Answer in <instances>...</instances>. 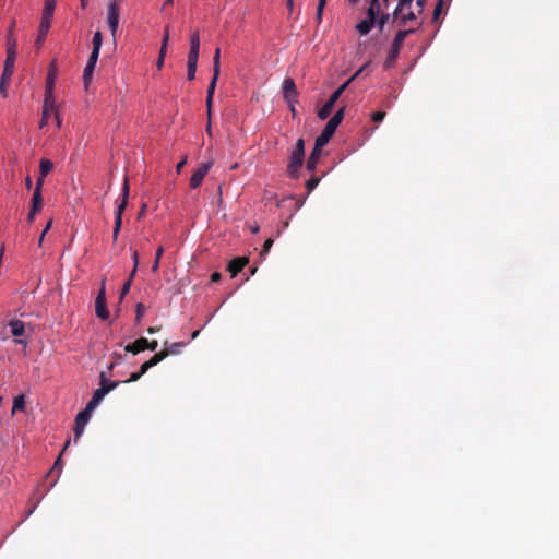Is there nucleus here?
<instances>
[{"label":"nucleus","mask_w":559,"mask_h":559,"mask_svg":"<svg viewBox=\"0 0 559 559\" xmlns=\"http://www.w3.org/2000/svg\"><path fill=\"white\" fill-rule=\"evenodd\" d=\"M345 115V106L341 107L333 117L328 121L321 134L316 139L318 147H324L334 135L337 127L342 122Z\"/></svg>","instance_id":"nucleus-1"},{"label":"nucleus","mask_w":559,"mask_h":559,"mask_svg":"<svg viewBox=\"0 0 559 559\" xmlns=\"http://www.w3.org/2000/svg\"><path fill=\"white\" fill-rule=\"evenodd\" d=\"M381 9L379 0H370L369 7L366 12V17L358 22L355 26L356 31L361 36H366L374 27L376 17Z\"/></svg>","instance_id":"nucleus-2"},{"label":"nucleus","mask_w":559,"mask_h":559,"mask_svg":"<svg viewBox=\"0 0 559 559\" xmlns=\"http://www.w3.org/2000/svg\"><path fill=\"white\" fill-rule=\"evenodd\" d=\"M305 158V141L304 139H298L296 142V146L290 154L289 164L287 166V173L290 177L295 178L304 164Z\"/></svg>","instance_id":"nucleus-3"},{"label":"nucleus","mask_w":559,"mask_h":559,"mask_svg":"<svg viewBox=\"0 0 559 559\" xmlns=\"http://www.w3.org/2000/svg\"><path fill=\"white\" fill-rule=\"evenodd\" d=\"M129 191H130L129 180H128V178H126L124 182H123V187H122V193H121L122 194V199H121V202L118 205V207L116 210V213H115V226H114V231H112V239H114V241L117 240L118 234H119V231L121 229L122 213H123V211L126 210V207L128 205Z\"/></svg>","instance_id":"nucleus-4"},{"label":"nucleus","mask_w":559,"mask_h":559,"mask_svg":"<svg viewBox=\"0 0 559 559\" xmlns=\"http://www.w3.org/2000/svg\"><path fill=\"white\" fill-rule=\"evenodd\" d=\"M353 82V78H349L345 83H343L340 87H337L333 93L332 95L330 96V98L328 99V102L323 105V107L318 111V117L321 119V120H324L326 119L333 108H334V105L335 103L340 99V97L342 96V94L344 93V91L348 87V85Z\"/></svg>","instance_id":"nucleus-5"},{"label":"nucleus","mask_w":559,"mask_h":559,"mask_svg":"<svg viewBox=\"0 0 559 559\" xmlns=\"http://www.w3.org/2000/svg\"><path fill=\"white\" fill-rule=\"evenodd\" d=\"M119 0H108L107 22L114 39H116V34L119 26Z\"/></svg>","instance_id":"nucleus-6"},{"label":"nucleus","mask_w":559,"mask_h":559,"mask_svg":"<svg viewBox=\"0 0 559 559\" xmlns=\"http://www.w3.org/2000/svg\"><path fill=\"white\" fill-rule=\"evenodd\" d=\"M95 312L102 320H107L109 318V311L106 305L105 281L102 282L100 289L95 299Z\"/></svg>","instance_id":"nucleus-7"},{"label":"nucleus","mask_w":559,"mask_h":559,"mask_svg":"<svg viewBox=\"0 0 559 559\" xmlns=\"http://www.w3.org/2000/svg\"><path fill=\"white\" fill-rule=\"evenodd\" d=\"M100 382L99 388L94 391L93 397L97 399L98 401H103L104 396L108 394L110 391L115 390L121 382L120 381H108L105 377V373H100Z\"/></svg>","instance_id":"nucleus-8"},{"label":"nucleus","mask_w":559,"mask_h":559,"mask_svg":"<svg viewBox=\"0 0 559 559\" xmlns=\"http://www.w3.org/2000/svg\"><path fill=\"white\" fill-rule=\"evenodd\" d=\"M212 165V162H205L199 165V167L194 170L190 178V187L192 189H197L202 183L204 177L210 171Z\"/></svg>","instance_id":"nucleus-9"},{"label":"nucleus","mask_w":559,"mask_h":559,"mask_svg":"<svg viewBox=\"0 0 559 559\" xmlns=\"http://www.w3.org/2000/svg\"><path fill=\"white\" fill-rule=\"evenodd\" d=\"M58 75L57 61L52 60L49 64L47 79H46V88H45V97H53V88L55 81Z\"/></svg>","instance_id":"nucleus-10"},{"label":"nucleus","mask_w":559,"mask_h":559,"mask_svg":"<svg viewBox=\"0 0 559 559\" xmlns=\"http://www.w3.org/2000/svg\"><path fill=\"white\" fill-rule=\"evenodd\" d=\"M56 112V103L53 97H45L41 119L39 122V128L44 129L48 124V120L51 115Z\"/></svg>","instance_id":"nucleus-11"},{"label":"nucleus","mask_w":559,"mask_h":559,"mask_svg":"<svg viewBox=\"0 0 559 559\" xmlns=\"http://www.w3.org/2000/svg\"><path fill=\"white\" fill-rule=\"evenodd\" d=\"M51 21H52V17L41 15L39 29H38V36L35 40V45L38 49L43 46V44L46 39V36L51 26Z\"/></svg>","instance_id":"nucleus-12"},{"label":"nucleus","mask_w":559,"mask_h":559,"mask_svg":"<svg viewBox=\"0 0 559 559\" xmlns=\"http://www.w3.org/2000/svg\"><path fill=\"white\" fill-rule=\"evenodd\" d=\"M421 26V22L418 23L417 27H412V28H404V29H400L397 31V33L395 34L394 38H393V41H392V45H391V48L393 49H396V50H400L402 49L403 45H404V40L405 38L415 33V31L417 28H419Z\"/></svg>","instance_id":"nucleus-13"},{"label":"nucleus","mask_w":559,"mask_h":559,"mask_svg":"<svg viewBox=\"0 0 559 559\" xmlns=\"http://www.w3.org/2000/svg\"><path fill=\"white\" fill-rule=\"evenodd\" d=\"M91 415L87 412L81 411L75 417L74 425V442H78L80 437L82 436L86 424L88 423Z\"/></svg>","instance_id":"nucleus-14"},{"label":"nucleus","mask_w":559,"mask_h":559,"mask_svg":"<svg viewBox=\"0 0 559 559\" xmlns=\"http://www.w3.org/2000/svg\"><path fill=\"white\" fill-rule=\"evenodd\" d=\"M283 91L285 99L293 104L297 98L296 84L292 78H286L283 82Z\"/></svg>","instance_id":"nucleus-15"},{"label":"nucleus","mask_w":559,"mask_h":559,"mask_svg":"<svg viewBox=\"0 0 559 559\" xmlns=\"http://www.w3.org/2000/svg\"><path fill=\"white\" fill-rule=\"evenodd\" d=\"M249 259L247 257H238L233 259L227 266L228 272L235 277L242 269L248 264Z\"/></svg>","instance_id":"nucleus-16"},{"label":"nucleus","mask_w":559,"mask_h":559,"mask_svg":"<svg viewBox=\"0 0 559 559\" xmlns=\"http://www.w3.org/2000/svg\"><path fill=\"white\" fill-rule=\"evenodd\" d=\"M416 20V13L409 9L402 10L399 17H392V22L397 26L405 27L409 21Z\"/></svg>","instance_id":"nucleus-17"},{"label":"nucleus","mask_w":559,"mask_h":559,"mask_svg":"<svg viewBox=\"0 0 559 559\" xmlns=\"http://www.w3.org/2000/svg\"><path fill=\"white\" fill-rule=\"evenodd\" d=\"M69 444H70V440H67V442L64 443V447H63L62 451L60 452L59 456L57 457L53 466L47 473V477L52 475V474H55V473L57 474L56 475V479L50 485L51 487L55 486L56 481L58 480V478H59V476L61 474L62 466H63L61 456L64 453V451L67 450V448L69 447Z\"/></svg>","instance_id":"nucleus-18"},{"label":"nucleus","mask_w":559,"mask_h":559,"mask_svg":"<svg viewBox=\"0 0 559 559\" xmlns=\"http://www.w3.org/2000/svg\"><path fill=\"white\" fill-rule=\"evenodd\" d=\"M148 345V340L145 337H140L133 343H130L126 345L124 350L128 353H132L133 355H136L143 350L146 349V346Z\"/></svg>","instance_id":"nucleus-19"},{"label":"nucleus","mask_w":559,"mask_h":559,"mask_svg":"<svg viewBox=\"0 0 559 559\" xmlns=\"http://www.w3.org/2000/svg\"><path fill=\"white\" fill-rule=\"evenodd\" d=\"M7 58L5 63L14 64L16 58V40L9 34L7 44Z\"/></svg>","instance_id":"nucleus-20"},{"label":"nucleus","mask_w":559,"mask_h":559,"mask_svg":"<svg viewBox=\"0 0 559 559\" xmlns=\"http://www.w3.org/2000/svg\"><path fill=\"white\" fill-rule=\"evenodd\" d=\"M53 164L50 159L43 158L40 159L39 165V176L36 182H40V187L44 185L45 177L52 170Z\"/></svg>","instance_id":"nucleus-21"},{"label":"nucleus","mask_w":559,"mask_h":559,"mask_svg":"<svg viewBox=\"0 0 559 559\" xmlns=\"http://www.w3.org/2000/svg\"><path fill=\"white\" fill-rule=\"evenodd\" d=\"M166 358V354L156 353L151 359L141 365L139 372L143 376L150 368L156 366Z\"/></svg>","instance_id":"nucleus-22"},{"label":"nucleus","mask_w":559,"mask_h":559,"mask_svg":"<svg viewBox=\"0 0 559 559\" xmlns=\"http://www.w3.org/2000/svg\"><path fill=\"white\" fill-rule=\"evenodd\" d=\"M199 50H200V37L199 32L195 31L190 37V50L188 53V58L199 59Z\"/></svg>","instance_id":"nucleus-23"},{"label":"nucleus","mask_w":559,"mask_h":559,"mask_svg":"<svg viewBox=\"0 0 559 559\" xmlns=\"http://www.w3.org/2000/svg\"><path fill=\"white\" fill-rule=\"evenodd\" d=\"M41 188L40 182H36V187L32 198V212H39L41 209L43 198H41Z\"/></svg>","instance_id":"nucleus-24"},{"label":"nucleus","mask_w":559,"mask_h":559,"mask_svg":"<svg viewBox=\"0 0 559 559\" xmlns=\"http://www.w3.org/2000/svg\"><path fill=\"white\" fill-rule=\"evenodd\" d=\"M321 150H322V147H318L317 143H314V147L307 160V169L309 171H312L316 169L318 162L320 159V156H321Z\"/></svg>","instance_id":"nucleus-25"},{"label":"nucleus","mask_w":559,"mask_h":559,"mask_svg":"<svg viewBox=\"0 0 559 559\" xmlns=\"http://www.w3.org/2000/svg\"><path fill=\"white\" fill-rule=\"evenodd\" d=\"M9 326L11 329V334L15 337H21L25 333V324L21 320L12 319L9 322Z\"/></svg>","instance_id":"nucleus-26"},{"label":"nucleus","mask_w":559,"mask_h":559,"mask_svg":"<svg viewBox=\"0 0 559 559\" xmlns=\"http://www.w3.org/2000/svg\"><path fill=\"white\" fill-rule=\"evenodd\" d=\"M186 346L185 342H175L171 343L169 346H167L165 349L160 350L159 353L166 354V358L169 355H177L180 353L181 348Z\"/></svg>","instance_id":"nucleus-27"},{"label":"nucleus","mask_w":559,"mask_h":559,"mask_svg":"<svg viewBox=\"0 0 559 559\" xmlns=\"http://www.w3.org/2000/svg\"><path fill=\"white\" fill-rule=\"evenodd\" d=\"M391 16H392V14H390V13H384V12L381 13L379 11V13L377 14V17H376L374 26H378V29L380 33L383 32L384 26L389 22Z\"/></svg>","instance_id":"nucleus-28"},{"label":"nucleus","mask_w":559,"mask_h":559,"mask_svg":"<svg viewBox=\"0 0 559 559\" xmlns=\"http://www.w3.org/2000/svg\"><path fill=\"white\" fill-rule=\"evenodd\" d=\"M197 64H198V59H193V58L187 59V78L189 81H192L195 78Z\"/></svg>","instance_id":"nucleus-29"},{"label":"nucleus","mask_w":559,"mask_h":559,"mask_svg":"<svg viewBox=\"0 0 559 559\" xmlns=\"http://www.w3.org/2000/svg\"><path fill=\"white\" fill-rule=\"evenodd\" d=\"M399 55H400V50L390 48L388 56L385 58V61H384V68H386V69L392 68L395 64Z\"/></svg>","instance_id":"nucleus-30"},{"label":"nucleus","mask_w":559,"mask_h":559,"mask_svg":"<svg viewBox=\"0 0 559 559\" xmlns=\"http://www.w3.org/2000/svg\"><path fill=\"white\" fill-rule=\"evenodd\" d=\"M25 409V397L23 394H20L14 397L12 405V415L16 412H23Z\"/></svg>","instance_id":"nucleus-31"},{"label":"nucleus","mask_w":559,"mask_h":559,"mask_svg":"<svg viewBox=\"0 0 559 559\" xmlns=\"http://www.w3.org/2000/svg\"><path fill=\"white\" fill-rule=\"evenodd\" d=\"M414 0H399L396 8L392 12V17H399L402 10L409 9Z\"/></svg>","instance_id":"nucleus-32"},{"label":"nucleus","mask_w":559,"mask_h":559,"mask_svg":"<svg viewBox=\"0 0 559 559\" xmlns=\"http://www.w3.org/2000/svg\"><path fill=\"white\" fill-rule=\"evenodd\" d=\"M14 72V64H11L10 63H5L4 62V69H3V73H2V76H1V81H2V86L4 84H8L12 74Z\"/></svg>","instance_id":"nucleus-33"},{"label":"nucleus","mask_w":559,"mask_h":559,"mask_svg":"<svg viewBox=\"0 0 559 559\" xmlns=\"http://www.w3.org/2000/svg\"><path fill=\"white\" fill-rule=\"evenodd\" d=\"M57 0H45V7L41 15L53 17V11L56 8Z\"/></svg>","instance_id":"nucleus-34"},{"label":"nucleus","mask_w":559,"mask_h":559,"mask_svg":"<svg viewBox=\"0 0 559 559\" xmlns=\"http://www.w3.org/2000/svg\"><path fill=\"white\" fill-rule=\"evenodd\" d=\"M94 69H95L94 64L91 66V64L86 63L84 71H83V80H84L85 86H87L91 83Z\"/></svg>","instance_id":"nucleus-35"},{"label":"nucleus","mask_w":559,"mask_h":559,"mask_svg":"<svg viewBox=\"0 0 559 559\" xmlns=\"http://www.w3.org/2000/svg\"><path fill=\"white\" fill-rule=\"evenodd\" d=\"M219 58H221V49L216 48L214 57H213V73H215V76H219V73H221Z\"/></svg>","instance_id":"nucleus-36"},{"label":"nucleus","mask_w":559,"mask_h":559,"mask_svg":"<svg viewBox=\"0 0 559 559\" xmlns=\"http://www.w3.org/2000/svg\"><path fill=\"white\" fill-rule=\"evenodd\" d=\"M163 252H164L163 247H159L157 249V251H156L155 261H154V263L152 265V272H154V273H156L158 271V269H159V260H160V258L163 255Z\"/></svg>","instance_id":"nucleus-37"},{"label":"nucleus","mask_w":559,"mask_h":559,"mask_svg":"<svg viewBox=\"0 0 559 559\" xmlns=\"http://www.w3.org/2000/svg\"><path fill=\"white\" fill-rule=\"evenodd\" d=\"M134 275H130L129 280L122 285L121 292H120V300L124 298V296L130 292L132 278Z\"/></svg>","instance_id":"nucleus-38"},{"label":"nucleus","mask_w":559,"mask_h":559,"mask_svg":"<svg viewBox=\"0 0 559 559\" xmlns=\"http://www.w3.org/2000/svg\"><path fill=\"white\" fill-rule=\"evenodd\" d=\"M319 182H320V178L319 177H311L306 182V188H307L308 193H310L312 190H314L317 188V186L319 185Z\"/></svg>","instance_id":"nucleus-39"},{"label":"nucleus","mask_w":559,"mask_h":559,"mask_svg":"<svg viewBox=\"0 0 559 559\" xmlns=\"http://www.w3.org/2000/svg\"><path fill=\"white\" fill-rule=\"evenodd\" d=\"M99 403L100 401L92 396L83 412H87V414L91 415V413L99 405Z\"/></svg>","instance_id":"nucleus-40"},{"label":"nucleus","mask_w":559,"mask_h":559,"mask_svg":"<svg viewBox=\"0 0 559 559\" xmlns=\"http://www.w3.org/2000/svg\"><path fill=\"white\" fill-rule=\"evenodd\" d=\"M99 403L100 401L92 396L83 412H87V414L91 415V413L99 405Z\"/></svg>","instance_id":"nucleus-41"},{"label":"nucleus","mask_w":559,"mask_h":559,"mask_svg":"<svg viewBox=\"0 0 559 559\" xmlns=\"http://www.w3.org/2000/svg\"><path fill=\"white\" fill-rule=\"evenodd\" d=\"M93 49H99L100 50V47H102V44H103V36H102V33L99 31H97L94 36H93Z\"/></svg>","instance_id":"nucleus-42"},{"label":"nucleus","mask_w":559,"mask_h":559,"mask_svg":"<svg viewBox=\"0 0 559 559\" xmlns=\"http://www.w3.org/2000/svg\"><path fill=\"white\" fill-rule=\"evenodd\" d=\"M218 76H215V73H213L212 80L210 82V85L206 91V96H213L216 87Z\"/></svg>","instance_id":"nucleus-43"},{"label":"nucleus","mask_w":559,"mask_h":559,"mask_svg":"<svg viewBox=\"0 0 559 559\" xmlns=\"http://www.w3.org/2000/svg\"><path fill=\"white\" fill-rule=\"evenodd\" d=\"M325 4H326V0H319L318 8H317V16H316L318 23H321V21H322V14H323Z\"/></svg>","instance_id":"nucleus-44"},{"label":"nucleus","mask_w":559,"mask_h":559,"mask_svg":"<svg viewBox=\"0 0 559 559\" xmlns=\"http://www.w3.org/2000/svg\"><path fill=\"white\" fill-rule=\"evenodd\" d=\"M273 239L272 238H267L265 241H264V245H263V248H262V251L260 253L261 257H265L270 249L272 248L273 246Z\"/></svg>","instance_id":"nucleus-45"},{"label":"nucleus","mask_w":559,"mask_h":559,"mask_svg":"<svg viewBox=\"0 0 559 559\" xmlns=\"http://www.w3.org/2000/svg\"><path fill=\"white\" fill-rule=\"evenodd\" d=\"M145 312V306L141 302L135 308V321L139 322Z\"/></svg>","instance_id":"nucleus-46"},{"label":"nucleus","mask_w":559,"mask_h":559,"mask_svg":"<svg viewBox=\"0 0 559 559\" xmlns=\"http://www.w3.org/2000/svg\"><path fill=\"white\" fill-rule=\"evenodd\" d=\"M99 51H100L99 49H92L91 56H90L88 61H87L88 64L96 66L97 60H98V56H99Z\"/></svg>","instance_id":"nucleus-47"},{"label":"nucleus","mask_w":559,"mask_h":559,"mask_svg":"<svg viewBox=\"0 0 559 559\" xmlns=\"http://www.w3.org/2000/svg\"><path fill=\"white\" fill-rule=\"evenodd\" d=\"M443 0H438L436 7H435V10H433V20H437L441 10H442V7H443Z\"/></svg>","instance_id":"nucleus-48"},{"label":"nucleus","mask_w":559,"mask_h":559,"mask_svg":"<svg viewBox=\"0 0 559 559\" xmlns=\"http://www.w3.org/2000/svg\"><path fill=\"white\" fill-rule=\"evenodd\" d=\"M385 117V112L384 111H377V112H373L372 116H371V119L374 121V122H381Z\"/></svg>","instance_id":"nucleus-49"},{"label":"nucleus","mask_w":559,"mask_h":559,"mask_svg":"<svg viewBox=\"0 0 559 559\" xmlns=\"http://www.w3.org/2000/svg\"><path fill=\"white\" fill-rule=\"evenodd\" d=\"M142 377V374L138 371V372H133L131 373L130 378L126 381H123V383H130V382H135L138 381L140 378Z\"/></svg>","instance_id":"nucleus-50"},{"label":"nucleus","mask_w":559,"mask_h":559,"mask_svg":"<svg viewBox=\"0 0 559 559\" xmlns=\"http://www.w3.org/2000/svg\"><path fill=\"white\" fill-rule=\"evenodd\" d=\"M132 259H133V262H134V267H133L131 274L134 275L135 272H136L138 265H139V253H138V251L133 252Z\"/></svg>","instance_id":"nucleus-51"},{"label":"nucleus","mask_w":559,"mask_h":559,"mask_svg":"<svg viewBox=\"0 0 559 559\" xmlns=\"http://www.w3.org/2000/svg\"><path fill=\"white\" fill-rule=\"evenodd\" d=\"M167 47H168V45H166L165 43H162L159 56H158L160 59H165V56L167 53Z\"/></svg>","instance_id":"nucleus-52"},{"label":"nucleus","mask_w":559,"mask_h":559,"mask_svg":"<svg viewBox=\"0 0 559 559\" xmlns=\"http://www.w3.org/2000/svg\"><path fill=\"white\" fill-rule=\"evenodd\" d=\"M157 346H158V342L156 340L148 341V345L146 346V349L154 352V350H156Z\"/></svg>","instance_id":"nucleus-53"},{"label":"nucleus","mask_w":559,"mask_h":559,"mask_svg":"<svg viewBox=\"0 0 559 559\" xmlns=\"http://www.w3.org/2000/svg\"><path fill=\"white\" fill-rule=\"evenodd\" d=\"M168 40H169V27H165L162 43H165L166 45H168Z\"/></svg>","instance_id":"nucleus-54"},{"label":"nucleus","mask_w":559,"mask_h":559,"mask_svg":"<svg viewBox=\"0 0 559 559\" xmlns=\"http://www.w3.org/2000/svg\"><path fill=\"white\" fill-rule=\"evenodd\" d=\"M369 66V62L365 63L362 67H360V69L352 76L353 78V81L360 74L362 73L364 71H366V68Z\"/></svg>","instance_id":"nucleus-55"},{"label":"nucleus","mask_w":559,"mask_h":559,"mask_svg":"<svg viewBox=\"0 0 559 559\" xmlns=\"http://www.w3.org/2000/svg\"><path fill=\"white\" fill-rule=\"evenodd\" d=\"M212 104H213V96H206V107H207L209 115H211Z\"/></svg>","instance_id":"nucleus-56"},{"label":"nucleus","mask_w":559,"mask_h":559,"mask_svg":"<svg viewBox=\"0 0 559 559\" xmlns=\"http://www.w3.org/2000/svg\"><path fill=\"white\" fill-rule=\"evenodd\" d=\"M221 278H222V275L218 272H214L211 275V282L216 283V282L221 281Z\"/></svg>","instance_id":"nucleus-57"},{"label":"nucleus","mask_w":559,"mask_h":559,"mask_svg":"<svg viewBox=\"0 0 559 559\" xmlns=\"http://www.w3.org/2000/svg\"><path fill=\"white\" fill-rule=\"evenodd\" d=\"M50 226H51V221H50V222H48L47 226H46V227H45V229L43 230V233H41V235H40V238H39V245H41L43 239H44V236H45V234L48 231V229L50 228Z\"/></svg>","instance_id":"nucleus-58"},{"label":"nucleus","mask_w":559,"mask_h":559,"mask_svg":"<svg viewBox=\"0 0 559 559\" xmlns=\"http://www.w3.org/2000/svg\"><path fill=\"white\" fill-rule=\"evenodd\" d=\"M425 1L426 0H416V5L418 8V13H421L423 10H424V5H425Z\"/></svg>","instance_id":"nucleus-59"},{"label":"nucleus","mask_w":559,"mask_h":559,"mask_svg":"<svg viewBox=\"0 0 559 559\" xmlns=\"http://www.w3.org/2000/svg\"><path fill=\"white\" fill-rule=\"evenodd\" d=\"M187 163V158H183L182 160H180L177 166H176V169H177V173H180L181 169L183 168V166L186 165Z\"/></svg>","instance_id":"nucleus-60"},{"label":"nucleus","mask_w":559,"mask_h":559,"mask_svg":"<svg viewBox=\"0 0 559 559\" xmlns=\"http://www.w3.org/2000/svg\"><path fill=\"white\" fill-rule=\"evenodd\" d=\"M159 330H160V326H150V328L147 329V333H148V334H155V333H157Z\"/></svg>","instance_id":"nucleus-61"},{"label":"nucleus","mask_w":559,"mask_h":559,"mask_svg":"<svg viewBox=\"0 0 559 559\" xmlns=\"http://www.w3.org/2000/svg\"><path fill=\"white\" fill-rule=\"evenodd\" d=\"M164 60H165V59H160V58L158 57L157 62H156V67H157V69H158V70H160V69L163 68V66H164Z\"/></svg>","instance_id":"nucleus-62"},{"label":"nucleus","mask_w":559,"mask_h":559,"mask_svg":"<svg viewBox=\"0 0 559 559\" xmlns=\"http://www.w3.org/2000/svg\"><path fill=\"white\" fill-rule=\"evenodd\" d=\"M55 119H56L57 126L60 127L61 126V119H60V116H59V114L57 111L55 112Z\"/></svg>","instance_id":"nucleus-63"},{"label":"nucleus","mask_w":559,"mask_h":559,"mask_svg":"<svg viewBox=\"0 0 559 559\" xmlns=\"http://www.w3.org/2000/svg\"><path fill=\"white\" fill-rule=\"evenodd\" d=\"M36 213L37 212H32V210L29 211L28 216H27L28 222H32L34 219Z\"/></svg>","instance_id":"nucleus-64"}]
</instances>
